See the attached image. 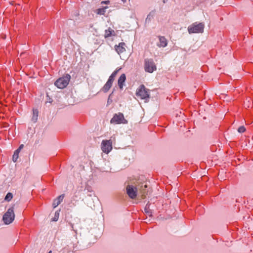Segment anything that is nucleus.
<instances>
[{
    "label": "nucleus",
    "instance_id": "13",
    "mask_svg": "<svg viewBox=\"0 0 253 253\" xmlns=\"http://www.w3.org/2000/svg\"><path fill=\"white\" fill-rule=\"evenodd\" d=\"M64 197V194L61 195L54 200L52 204V206L54 208L57 207L61 203V202L63 201Z\"/></svg>",
    "mask_w": 253,
    "mask_h": 253
},
{
    "label": "nucleus",
    "instance_id": "29",
    "mask_svg": "<svg viewBox=\"0 0 253 253\" xmlns=\"http://www.w3.org/2000/svg\"><path fill=\"white\" fill-rule=\"evenodd\" d=\"M71 225L72 227V228H73V224L71 223Z\"/></svg>",
    "mask_w": 253,
    "mask_h": 253
},
{
    "label": "nucleus",
    "instance_id": "1",
    "mask_svg": "<svg viewBox=\"0 0 253 253\" xmlns=\"http://www.w3.org/2000/svg\"><path fill=\"white\" fill-rule=\"evenodd\" d=\"M205 24L202 22H195L188 27L189 34H199L204 32Z\"/></svg>",
    "mask_w": 253,
    "mask_h": 253
},
{
    "label": "nucleus",
    "instance_id": "6",
    "mask_svg": "<svg viewBox=\"0 0 253 253\" xmlns=\"http://www.w3.org/2000/svg\"><path fill=\"white\" fill-rule=\"evenodd\" d=\"M127 122V121L125 118L123 114L122 113L115 114L110 120V123L114 124H126Z\"/></svg>",
    "mask_w": 253,
    "mask_h": 253
},
{
    "label": "nucleus",
    "instance_id": "4",
    "mask_svg": "<svg viewBox=\"0 0 253 253\" xmlns=\"http://www.w3.org/2000/svg\"><path fill=\"white\" fill-rule=\"evenodd\" d=\"M70 79V75L68 74H66L65 76L57 80L54 83V84L59 88H64L69 84Z\"/></svg>",
    "mask_w": 253,
    "mask_h": 253
},
{
    "label": "nucleus",
    "instance_id": "9",
    "mask_svg": "<svg viewBox=\"0 0 253 253\" xmlns=\"http://www.w3.org/2000/svg\"><path fill=\"white\" fill-rule=\"evenodd\" d=\"M159 42L157 43V45L159 47H165L168 45V40L164 36H158Z\"/></svg>",
    "mask_w": 253,
    "mask_h": 253
},
{
    "label": "nucleus",
    "instance_id": "25",
    "mask_svg": "<svg viewBox=\"0 0 253 253\" xmlns=\"http://www.w3.org/2000/svg\"><path fill=\"white\" fill-rule=\"evenodd\" d=\"M110 3L109 0H105V1H101V3H105V4H109Z\"/></svg>",
    "mask_w": 253,
    "mask_h": 253
},
{
    "label": "nucleus",
    "instance_id": "21",
    "mask_svg": "<svg viewBox=\"0 0 253 253\" xmlns=\"http://www.w3.org/2000/svg\"><path fill=\"white\" fill-rule=\"evenodd\" d=\"M83 191V187H81L80 189L77 190L75 194L74 197L77 198L79 196L81 195V193Z\"/></svg>",
    "mask_w": 253,
    "mask_h": 253
},
{
    "label": "nucleus",
    "instance_id": "24",
    "mask_svg": "<svg viewBox=\"0 0 253 253\" xmlns=\"http://www.w3.org/2000/svg\"><path fill=\"white\" fill-rule=\"evenodd\" d=\"M24 147V145L23 144H21L19 148L17 149L18 151H20Z\"/></svg>",
    "mask_w": 253,
    "mask_h": 253
},
{
    "label": "nucleus",
    "instance_id": "27",
    "mask_svg": "<svg viewBox=\"0 0 253 253\" xmlns=\"http://www.w3.org/2000/svg\"><path fill=\"white\" fill-rule=\"evenodd\" d=\"M167 0H163L164 3H166Z\"/></svg>",
    "mask_w": 253,
    "mask_h": 253
},
{
    "label": "nucleus",
    "instance_id": "14",
    "mask_svg": "<svg viewBox=\"0 0 253 253\" xmlns=\"http://www.w3.org/2000/svg\"><path fill=\"white\" fill-rule=\"evenodd\" d=\"M121 69V68H117L111 75V76L109 77L108 82H109L110 83H112L113 84V83L115 80V78L119 72V71Z\"/></svg>",
    "mask_w": 253,
    "mask_h": 253
},
{
    "label": "nucleus",
    "instance_id": "30",
    "mask_svg": "<svg viewBox=\"0 0 253 253\" xmlns=\"http://www.w3.org/2000/svg\"><path fill=\"white\" fill-rule=\"evenodd\" d=\"M48 253H52V251H50Z\"/></svg>",
    "mask_w": 253,
    "mask_h": 253
},
{
    "label": "nucleus",
    "instance_id": "22",
    "mask_svg": "<svg viewBox=\"0 0 253 253\" xmlns=\"http://www.w3.org/2000/svg\"><path fill=\"white\" fill-rule=\"evenodd\" d=\"M246 130V128L244 126H240L238 129V131L240 133H243L245 132Z\"/></svg>",
    "mask_w": 253,
    "mask_h": 253
},
{
    "label": "nucleus",
    "instance_id": "19",
    "mask_svg": "<svg viewBox=\"0 0 253 253\" xmlns=\"http://www.w3.org/2000/svg\"><path fill=\"white\" fill-rule=\"evenodd\" d=\"M20 151L16 150L12 156V160L14 162H16L17 161V159L18 158L19 153Z\"/></svg>",
    "mask_w": 253,
    "mask_h": 253
},
{
    "label": "nucleus",
    "instance_id": "23",
    "mask_svg": "<svg viewBox=\"0 0 253 253\" xmlns=\"http://www.w3.org/2000/svg\"><path fill=\"white\" fill-rule=\"evenodd\" d=\"M59 212L58 211H56L55 213L54 217L53 218L52 220L54 221H57L59 218Z\"/></svg>",
    "mask_w": 253,
    "mask_h": 253
},
{
    "label": "nucleus",
    "instance_id": "16",
    "mask_svg": "<svg viewBox=\"0 0 253 253\" xmlns=\"http://www.w3.org/2000/svg\"><path fill=\"white\" fill-rule=\"evenodd\" d=\"M150 204H147L144 208V212L149 217H151L152 216V211L150 208Z\"/></svg>",
    "mask_w": 253,
    "mask_h": 253
},
{
    "label": "nucleus",
    "instance_id": "5",
    "mask_svg": "<svg viewBox=\"0 0 253 253\" xmlns=\"http://www.w3.org/2000/svg\"><path fill=\"white\" fill-rule=\"evenodd\" d=\"M144 68L145 71L152 73L157 70V66L152 58H147L144 60Z\"/></svg>",
    "mask_w": 253,
    "mask_h": 253
},
{
    "label": "nucleus",
    "instance_id": "20",
    "mask_svg": "<svg viewBox=\"0 0 253 253\" xmlns=\"http://www.w3.org/2000/svg\"><path fill=\"white\" fill-rule=\"evenodd\" d=\"M12 198H13L12 194L10 192H8L6 194V196L5 197L4 200L7 202H9L12 200Z\"/></svg>",
    "mask_w": 253,
    "mask_h": 253
},
{
    "label": "nucleus",
    "instance_id": "10",
    "mask_svg": "<svg viewBox=\"0 0 253 253\" xmlns=\"http://www.w3.org/2000/svg\"><path fill=\"white\" fill-rule=\"evenodd\" d=\"M126 44L125 42H120L118 45H115V49L116 52L120 54L126 51Z\"/></svg>",
    "mask_w": 253,
    "mask_h": 253
},
{
    "label": "nucleus",
    "instance_id": "2",
    "mask_svg": "<svg viewBox=\"0 0 253 253\" xmlns=\"http://www.w3.org/2000/svg\"><path fill=\"white\" fill-rule=\"evenodd\" d=\"M136 95L141 99L148 101L150 98V90L144 84H141L136 89Z\"/></svg>",
    "mask_w": 253,
    "mask_h": 253
},
{
    "label": "nucleus",
    "instance_id": "31",
    "mask_svg": "<svg viewBox=\"0 0 253 253\" xmlns=\"http://www.w3.org/2000/svg\"><path fill=\"white\" fill-rule=\"evenodd\" d=\"M144 187L146 188L147 187V185H145Z\"/></svg>",
    "mask_w": 253,
    "mask_h": 253
},
{
    "label": "nucleus",
    "instance_id": "28",
    "mask_svg": "<svg viewBox=\"0 0 253 253\" xmlns=\"http://www.w3.org/2000/svg\"><path fill=\"white\" fill-rule=\"evenodd\" d=\"M124 2H125L126 1V0H122Z\"/></svg>",
    "mask_w": 253,
    "mask_h": 253
},
{
    "label": "nucleus",
    "instance_id": "26",
    "mask_svg": "<svg viewBox=\"0 0 253 253\" xmlns=\"http://www.w3.org/2000/svg\"><path fill=\"white\" fill-rule=\"evenodd\" d=\"M202 207L201 206H199L198 207H197L196 209V211L197 212H198L199 211V210L201 209H202Z\"/></svg>",
    "mask_w": 253,
    "mask_h": 253
},
{
    "label": "nucleus",
    "instance_id": "3",
    "mask_svg": "<svg viewBox=\"0 0 253 253\" xmlns=\"http://www.w3.org/2000/svg\"><path fill=\"white\" fill-rule=\"evenodd\" d=\"M14 205L9 208L6 212L3 214L2 220L6 225H8L12 223L15 218V214L14 212Z\"/></svg>",
    "mask_w": 253,
    "mask_h": 253
},
{
    "label": "nucleus",
    "instance_id": "15",
    "mask_svg": "<svg viewBox=\"0 0 253 253\" xmlns=\"http://www.w3.org/2000/svg\"><path fill=\"white\" fill-rule=\"evenodd\" d=\"M38 115H39V111L37 109H33V113H32V116L31 118V121L35 123L38 121Z\"/></svg>",
    "mask_w": 253,
    "mask_h": 253
},
{
    "label": "nucleus",
    "instance_id": "18",
    "mask_svg": "<svg viewBox=\"0 0 253 253\" xmlns=\"http://www.w3.org/2000/svg\"><path fill=\"white\" fill-rule=\"evenodd\" d=\"M108 8V6H105L102 8H98L96 10V13L99 15H104L105 13V9Z\"/></svg>",
    "mask_w": 253,
    "mask_h": 253
},
{
    "label": "nucleus",
    "instance_id": "11",
    "mask_svg": "<svg viewBox=\"0 0 253 253\" xmlns=\"http://www.w3.org/2000/svg\"><path fill=\"white\" fill-rule=\"evenodd\" d=\"M116 33L114 30L109 27L108 29L105 30L104 38L106 40L108 39L109 37H115Z\"/></svg>",
    "mask_w": 253,
    "mask_h": 253
},
{
    "label": "nucleus",
    "instance_id": "7",
    "mask_svg": "<svg viewBox=\"0 0 253 253\" xmlns=\"http://www.w3.org/2000/svg\"><path fill=\"white\" fill-rule=\"evenodd\" d=\"M101 148L103 152L108 154L113 148L112 140H103L101 144Z\"/></svg>",
    "mask_w": 253,
    "mask_h": 253
},
{
    "label": "nucleus",
    "instance_id": "8",
    "mask_svg": "<svg viewBox=\"0 0 253 253\" xmlns=\"http://www.w3.org/2000/svg\"><path fill=\"white\" fill-rule=\"evenodd\" d=\"M126 193L131 199H135L137 196L136 188L133 186L128 185L126 188Z\"/></svg>",
    "mask_w": 253,
    "mask_h": 253
},
{
    "label": "nucleus",
    "instance_id": "17",
    "mask_svg": "<svg viewBox=\"0 0 253 253\" xmlns=\"http://www.w3.org/2000/svg\"><path fill=\"white\" fill-rule=\"evenodd\" d=\"M112 84L107 82L102 87L101 90L104 92H107L111 87Z\"/></svg>",
    "mask_w": 253,
    "mask_h": 253
},
{
    "label": "nucleus",
    "instance_id": "12",
    "mask_svg": "<svg viewBox=\"0 0 253 253\" xmlns=\"http://www.w3.org/2000/svg\"><path fill=\"white\" fill-rule=\"evenodd\" d=\"M126 80V76L125 74H122L119 77L118 81V84L121 89H123L124 84Z\"/></svg>",
    "mask_w": 253,
    "mask_h": 253
}]
</instances>
